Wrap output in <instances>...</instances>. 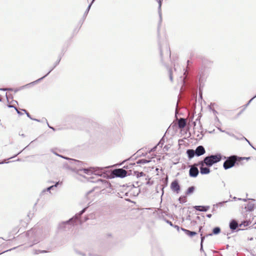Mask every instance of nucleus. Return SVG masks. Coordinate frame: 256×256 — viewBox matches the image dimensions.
Segmentation results:
<instances>
[{
  "label": "nucleus",
  "mask_w": 256,
  "mask_h": 256,
  "mask_svg": "<svg viewBox=\"0 0 256 256\" xmlns=\"http://www.w3.org/2000/svg\"><path fill=\"white\" fill-rule=\"evenodd\" d=\"M48 235L49 233L48 231L37 228H34L28 231L25 234L22 235L20 236L22 237L24 236L26 240L29 242V246H32L48 237Z\"/></svg>",
  "instance_id": "obj_1"
},
{
  "label": "nucleus",
  "mask_w": 256,
  "mask_h": 256,
  "mask_svg": "<svg viewBox=\"0 0 256 256\" xmlns=\"http://www.w3.org/2000/svg\"><path fill=\"white\" fill-rule=\"evenodd\" d=\"M87 207L84 208L78 214H76L73 218H70L68 220L62 222L58 225V228L60 230H66V228H70L72 225L81 224L82 222L80 220V216L85 212Z\"/></svg>",
  "instance_id": "obj_2"
},
{
  "label": "nucleus",
  "mask_w": 256,
  "mask_h": 256,
  "mask_svg": "<svg viewBox=\"0 0 256 256\" xmlns=\"http://www.w3.org/2000/svg\"><path fill=\"white\" fill-rule=\"evenodd\" d=\"M250 158V157H239L233 155L226 158V160L224 163L223 166L225 170H228L233 167L235 164H238V162L243 160H248Z\"/></svg>",
  "instance_id": "obj_3"
},
{
  "label": "nucleus",
  "mask_w": 256,
  "mask_h": 256,
  "mask_svg": "<svg viewBox=\"0 0 256 256\" xmlns=\"http://www.w3.org/2000/svg\"><path fill=\"white\" fill-rule=\"evenodd\" d=\"M221 154H218L216 155H210L206 156L203 161L200 162V164L204 166L205 164L208 166H211L214 164L219 162L222 160Z\"/></svg>",
  "instance_id": "obj_4"
},
{
  "label": "nucleus",
  "mask_w": 256,
  "mask_h": 256,
  "mask_svg": "<svg viewBox=\"0 0 256 256\" xmlns=\"http://www.w3.org/2000/svg\"><path fill=\"white\" fill-rule=\"evenodd\" d=\"M77 172H83L86 174H90L94 173V174L102 176L103 173V169L100 168H79L76 170Z\"/></svg>",
  "instance_id": "obj_5"
},
{
  "label": "nucleus",
  "mask_w": 256,
  "mask_h": 256,
  "mask_svg": "<svg viewBox=\"0 0 256 256\" xmlns=\"http://www.w3.org/2000/svg\"><path fill=\"white\" fill-rule=\"evenodd\" d=\"M112 174L116 177L124 178L126 176L127 172L124 169L118 168L114 170Z\"/></svg>",
  "instance_id": "obj_6"
},
{
  "label": "nucleus",
  "mask_w": 256,
  "mask_h": 256,
  "mask_svg": "<svg viewBox=\"0 0 256 256\" xmlns=\"http://www.w3.org/2000/svg\"><path fill=\"white\" fill-rule=\"evenodd\" d=\"M170 188L172 191L176 192L177 194L180 192V186L176 180L172 182L170 184Z\"/></svg>",
  "instance_id": "obj_7"
},
{
  "label": "nucleus",
  "mask_w": 256,
  "mask_h": 256,
  "mask_svg": "<svg viewBox=\"0 0 256 256\" xmlns=\"http://www.w3.org/2000/svg\"><path fill=\"white\" fill-rule=\"evenodd\" d=\"M198 174V168L194 166H192L190 167L189 174L190 176L192 178H195L197 176Z\"/></svg>",
  "instance_id": "obj_8"
},
{
  "label": "nucleus",
  "mask_w": 256,
  "mask_h": 256,
  "mask_svg": "<svg viewBox=\"0 0 256 256\" xmlns=\"http://www.w3.org/2000/svg\"><path fill=\"white\" fill-rule=\"evenodd\" d=\"M205 152V149L202 146H198L195 150L196 155L198 156L204 154Z\"/></svg>",
  "instance_id": "obj_9"
},
{
  "label": "nucleus",
  "mask_w": 256,
  "mask_h": 256,
  "mask_svg": "<svg viewBox=\"0 0 256 256\" xmlns=\"http://www.w3.org/2000/svg\"><path fill=\"white\" fill-rule=\"evenodd\" d=\"M194 208L196 210L198 211L206 212L210 208V206H196Z\"/></svg>",
  "instance_id": "obj_10"
},
{
  "label": "nucleus",
  "mask_w": 256,
  "mask_h": 256,
  "mask_svg": "<svg viewBox=\"0 0 256 256\" xmlns=\"http://www.w3.org/2000/svg\"><path fill=\"white\" fill-rule=\"evenodd\" d=\"M186 125V120L184 118H180L178 121V126L179 128H182Z\"/></svg>",
  "instance_id": "obj_11"
},
{
  "label": "nucleus",
  "mask_w": 256,
  "mask_h": 256,
  "mask_svg": "<svg viewBox=\"0 0 256 256\" xmlns=\"http://www.w3.org/2000/svg\"><path fill=\"white\" fill-rule=\"evenodd\" d=\"M238 227V224L235 220H232L230 224V228L234 230H236V228Z\"/></svg>",
  "instance_id": "obj_12"
},
{
  "label": "nucleus",
  "mask_w": 256,
  "mask_h": 256,
  "mask_svg": "<svg viewBox=\"0 0 256 256\" xmlns=\"http://www.w3.org/2000/svg\"><path fill=\"white\" fill-rule=\"evenodd\" d=\"M200 172L202 174H206L210 173V170L209 168H204V166L201 165V166L200 167Z\"/></svg>",
  "instance_id": "obj_13"
},
{
  "label": "nucleus",
  "mask_w": 256,
  "mask_h": 256,
  "mask_svg": "<svg viewBox=\"0 0 256 256\" xmlns=\"http://www.w3.org/2000/svg\"><path fill=\"white\" fill-rule=\"evenodd\" d=\"M181 230L184 232L186 234H187L188 236H190V237H192L193 236H195L196 234V232H191L189 230H186V229H184V228H181Z\"/></svg>",
  "instance_id": "obj_14"
},
{
  "label": "nucleus",
  "mask_w": 256,
  "mask_h": 256,
  "mask_svg": "<svg viewBox=\"0 0 256 256\" xmlns=\"http://www.w3.org/2000/svg\"><path fill=\"white\" fill-rule=\"evenodd\" d=\"M254 204L252 202H250L247 204V206L245 207L246 208L248 211H252L254 210Z\"/></svg>",
  "instance_id": "obj_15"
},
{
  "label": "nucleus",
  "mask_w": 256,
  "mask_h": 256,
  "mask_svg": "<svg viewBox=\"0 0 256 256\" xmlns=\"http://www.w3.org/2000/svg\"><path fill=\"white\" fill-rule=\"evenodd\" d=\"M66 158V159L70 160V163L74 165L79 166L82 164V162H80L79 160H76L74 159H70V158Z\"/></svg>",
  "instance_id": "obj_16"
},
{
  "label": "nucleus",
  "mask_w": 256,
  "mask_h": 256,
  "mask_svg": "<svg viewBox=\"0 0 256 256\" xmlns=\"http://www.w3.org/2000/svg\"><path fill=\"white\" fill-rule=\"evenodd\" d=\"M186 154H187L188 157L190 159L192 158L194 156V154H196L195 151L193 150H190V149L187 150Z\"/></svg>",
  "instance_id": "obj_17"
},
{
  "label": "nucleus",
  "mask_w": 256,
  "mask_h": 256,
  "mask_svg": "<svg viewBox=\"0 0 256 256\" xmlns=\"http://www.w3.org/2000/svg\"><path fill=\"white\" fill-rule=\"evenodd\" d=\"M194 190L195 188L194 186H190L188 188V190L186 192V195H190L194 192Z\"/></svg>",
  "instance_id": "obj_18"
},
{
  "label": "nucleus",
  "mask_w": 256,
  "mask_h": 256,
  "mask_svg": "<svg viewBox=\"0 0 256 256\" xmlns=\"http://www.w3.org/2000/svg\"><path fill=\"white\" fill-rule=\"evenodd\" d=\"M220 229L218 227H216L213 229L212 234H210L208 236H212V234H217L220 232Z\"/></svg>",
  "instance_id": "obj_19"
},
{
  "label": "nucleus",
  "mask_w": 256,
  "mask_h": 256,
  "mask_svg": "<svg viewBox=\"0 0 256 256\" xmlns=\"http://www.w3.org/2000/svg\"><path fill=\"white\" fill-rule=\"evenodd\" d=\"M158 3V13L160 18H162V13H161V6H162V0H156Z\"/></svg>",
  "instance_id": "obj_20"
},
{
  "label": "nucleus",
  "mask_w": 256,
  "mask_h": 256,
  "mask_svg": "<svg viewBox=\"0 0 256 256\" xmlns=\"http://www.w3.org/2000/svg\"><path fill=\"white\" fill-rule=\"evenodd\" d=\"M54 68H52L49 72H48L46 74L45 76H42V78L37 80H36L34 81V82H33L31 83H30V84H36V82H40V80H42L44 78H45L46 76L51 71L53 70Z\"/></svg>",
  "instance_id": "obj_21"
},
{
  "label": "nucleus",
  "mask_w": 256,
  "mask_h": 256,
  "mask_svg": "<svg viewBox=\"0 0 256 256\" xmlns=\"http://www.w3.org/2000/svg\"><path fill=\"white\" fill-rule=\"evenodd\" d=\"M150 162V160H146L145 159H142V160H138L137 162V163L138 164H146L149 162Z\"/></svg>",
  "instance_id": "obj_22"
},
{
  "label": "nucleus",
  "mask_w": 256,
  "mask_h": 256,
  "mask_svg": "<svg viewBox=\"0 0 256 256\" xmlns=\"http://www.w3.org/2000/svg\"><path fill=\"white\" fill-rule=\"evenodd\" d=\"M178 200H179L181 204L185 203L186 202V197L185 196H180L178 199Z\"/></svg>",
  "instance_id": "obj_23"
},
{
  "label": "nucleus",
  "mask_w": 256,
  "mask_h": 256,
  "mask_svg": "<svg viewBox=\"0 0 256 256\" xmlns=\"http://www.w3.org/2000/svg\"><path fill=\"white\" fill-rule=\"evenodd\" d=\"M227 201L218 202L214 204V206H216L217 208H218V206H222L224 205V204Z\"/></svg>",
  "instance_id": "obj_24"
},
{
  "label": "nucleus",
  "mask_w": 256,
  "mask_h": 256,
  "mask_svg": "<svg viewBox=\"0 0 256 256\" xmlns=\"http://www.w3.org/2000/svg\"><path fill=\"white\" fill-rule=\"evenodd\" d=\"M47 252L46 250H34V254H38L40 253H44L46 252Z\"/></svg>",
  "instance_id": "obj_25"
},
{
  "label": "nucleus",
  "mask_w": 256,
  "mask_h": 256,
  "mask_svg": "<svg viewBox=\"0 0 256 256\" xmlns=\"http://www.w3.org/2000/svg\"><path fill=\"white\" fill-rule=\"evenodd\" d=\"M135 174H136V176L138 178L140 177V176H142L144 175V173L143 172H136Z\"/></svg>",
  "instance_id": "obj_26"
},
{
  "label": "nucleus",
  "mask_w": 256,
  "mask_h": 256,
  "mask_svg": "<svg viewBox=\"0 0 256 256\" xmlns=\"http://www.w3.org/2000/svg\"><path fill=\"white\" fill-rule=\"evenodd\" d=\"M58 184V182H56L54 185H53L52 186H50L46 188L47 191L50 190L51 189H52L54 187H56L57 186Z\"/></svg>",
  "instance_id": "obj_27"
},
{
  "label": "nucleus",
  "mask_w": 256,
  "mask_h": 256,
  "mask_svg": "<svg viewBox=\"0 0 256 256\" xmlns=\"http://www.w3.org/2000/svg\"><path fill=\"white\" fill-rule=\"evenodd\" d=\"M204 239V236H202V234H201V242H200V250H202V242Z\"/></svg>",
  "instance_id": "obj_28"
},
{
  "label": "nucleus",
  "mask_w": 256,
  "mask_h": 256,
  "mask_svg": "<svg viewBox=\"0 0 256 256\" xmlns=\"http://www.w3.org/2000/svg\"><path fill=\"white\" fill-rule=\"evenodd\" d=\"M22 110L26 114V116L28 117L30 119L32 120L33 119V118H32L30 116V114L28 112H27V111L25 110Z\"/></svg>",
  "instance_id": "obj_29"
},
{
  "label": "nucleus",
  "mask_w": 256,
  "mask_h": 256,
  "mask_svg": "<svg viewBox=\"0 0 256 256\" xmlns=\"http://www.w3.org/2000/svg\"><path fill=\"white\" fill-rule=\"evenodd\" d=\"M164 140H163V138H162V139L160 140V142H158V146H160L162 147V145L164 144Z\"/></svg>",
  "instance_id": "obj_30"
},
{
  "label": "nucleus",
  "mask_w": 256,
  "mask_h": 256,
  "mask_svg": "<svg viewBox=\"0 0 256 256\" xmlns=\"http://www.w3.org/2000/svg\"><path fill=\"white\" fill-rule=\"evenodd\" d=\"M169 76L170 80L172 82V70H169Z\"/></svg>",
  "instance_id": "obj_31"
},
{
  "label": "nucleus",
  "mask_w": 256,
  "mask_h": 256,
  "mask_svg": "<svg viewBox=\"0 0 256 256\" xmlns=\"http://www.w3.org/2000/svg\"><path fill=\"white\" fill-rule=\"evenodd\" d=\"M92 6V4H90L88 7L86 12H85V14H87L88 13V11L90 10V6Z\"/></svg>",
  "instance_id": "obj_32"
},
{
  "label": "nucleus",
  "mask_w": 256,
  "mask_h": 256,
  "mask_svg": "<svg viewBox=\"0 0 256 256\" xmlns=\"http://www.w3.org/2000/svg\"><path fill=\"white\" fill-rule=\"evenodd\" d=\"M165 221L166 223L168 224L170 226H174V224L170 221L168 220H166Z\"/></svg>",
  "instance_id": "obj_33"
},
{
  "label": "nucleus",
  "mask_w": 256,
  "mask_h": 256,
  "mask_svg": "<svg viewBox=\"0 0 256 256\" xmlns=\"http://www.w3.org/2000/svg\"><path fill=\"white\" fill-rule=\"evenodd\" d=\"M0 90H2V91L12 90V88H0Z\"/></svg>",
  "instance_id": "obj_34"
},
{
  "label": "nucleus",
  "mask_w": 256,
  "mask_h": 256,
  "mask_svg": "<svg viewBox=\"0 0 256 256\" xmlns=\"http://www.w3.org/2000/svg\"><path fill=\"white\" fill-rule=\"evenodd\" d=\"M166 50L167 53L168 54L170 52V48L166 44Z\"/></svg>",
  "instance_id": "obj_35"
},
{
  "label": "nucleus",
  "mask_w": 256,
  "mask_h": 256,
  "mask_svg": "<svg viewBox=\"0 0 256 256\" xmlns=\"http://www.w3.org/2000/svg\"><path fill=\"white\" fill-rule=\"evenodd\" d=\"M256 97V95L255 96H254L252 98H251V99L248 101V103L246 104V106H247L248 105V104H250V102L252 101V100L253 99H254Z\"/></svg>",
  "instance_id": "obj_36"
},
{
  "label": "nucleus",
  "mask_w": 256,
  "mask_h": 256,
  "mask_svg": "<svg viewBox=\"0 0 256 256\" xmlns=\"http://www.w3.org/2000/svg\"><path fill=\"white\" fill-rule=\"evenodd\" d=\"M216 208H218L216 207V206H214V204L213 208H212V212H214L216 211Z\"/></svg>",
  "instance_id": "obj_37"
},
{
  "label": "nucleus",
  "mask_w": 256,
  "mask_h": 256,
  "mask_svg": "<svg viewBox=\"0 0 256 256\" xmlns=\"http://www.w3.org/2000/svg\"><path fill=\"white\" fill-rule=\"evenodd\" d=\"M174 228H176L178 231L180 230V227L177 225H174L173 226Z\"/></svg>",
  "instance_id": "obj_38"
},
{
  "label": "nucleus",
  "mask_w": 256,
  "mask_h": 256,
  "mask_svg": "<svg viewBox=\"0 0 256 256\" xmlns=\"http://www.w3.org/2000/svg\"><path fill=\"white\" fill-rule=\"evenodd\" d=\"M44 120H46V123H47V124H48V127H49L50 128H52V129L53 130H54V128L51 127V126H49L48 123V121H47V120H46V119H44Z\"/></svg>",
  "instance_id": "obj_39"
},
{
  "label": "nucleus",
  "mask_w": 256,
  "mask_h": 256,
  "mask_svg": "<svg viewBox=\"0 0 256 256\" xmlns=\"http://www.w3.org/2000/svg\"><path fill=\"white\" fill-rule=\"evenodd\" d=\"M14 108L16 109V110L17 112H18V114H21V113L20 112V111H19V110H18L16 108V107H14Z\"/></svg>",
  "instance_id": "obj_40"
},
{
  "label": "nucleus",
  "mask_w": 256,
  "mask_h": 256,
  "mask_svg": "<svg viewBox=\"0 0 256 256\" xmlns=\"http://www.w3.org/2000/svg\"><path fill=\"white\" fill-rule=\"evenodd\" d=\"M92 191H90L88 192L86 196H88L89 195H90L92 193Z\"/></svg>",
  "instance_id": "obj_41"
},
{
  "label": "nucleus",
  "mask_w": 256,
  "mask_h": 256,
  "mask_svg": "<svg viewBox=\"0 0 256 256\" xmlns=\"http://www.w3.org/2000/svg\"><path fill=\"white\" fill-rule=\"evenodd\" d=\"M212 214H208L206 215V216H207L208 218H210L212 217Z\"/></svg>",
  "instance_id": "obj_42"
},
{
  "label": "nucleus",
  "mask_w": 256,
  "mask_h": 256,
  "mask_svg": "<svg viewBox=\"0 0 256 256\" xmlns=\"http://www.w3.org/2000/svg\"><path fill=\"white\" fill-rule=\"evenodd\" d=\"M160 55L162 56V48L160 47Z\"/></svg>",
  "instance_id": "obj_43"
},
{
  "label": "nucleus",
  "mask_w": 256,
  "mask_h": 256,
  "mask_svg": "<svg viewBox=\"0 0 256 256\" xmlns=\"http://www.w3.org/2000/svg\"><path fill=\"white\" fill-rule=\"evenodd\" d=\"M32 120H35V121H37V122H40V120H38V119H36V118H33Z\"/></svg>",
  "instance_id": "obj_44"
},
{
  "label": "nucleus",
  "mask_w": 256,
  "mask_h": 256,
  "mask_svg": "<svg viewBox=\"0 0 256 256\" xmlns=\"http://www.w3.org/2000/svg\"><path fill=\"white\" fill-rule=\"evenodd\" d=\"M244 138V139H245V140H246L248 142V144H249L252 146V145H251V144H250V142H249V141H248V140L246 138Z\"/></svg>",
  "instance_id": "obj_45"
},
{
  "label": "nucleus",
  "mask_w": 256,
  "mask_h": 256,
  "mask_svg": "<svg viewBox=\"0 0 256 256\" xmlns=\"http://www.w3.org/2000/svg\"><path fill=\"white\" fill-rule=\"evenodd\" d=\"M218 130H220L222 132H224V131L222 130L220 128H218Z\"/></svg>",
  "instance_id": "obj_46"
},
{
  "label": "nucleus",
  "mask_w": 256,
  "mask_h": 256,
  "mask_svg": "<svg viewBox=\"0 0 256 256\" xmlns=\"http://www.w3.org/2000/svg\"><path fill=\"white\" fill-rule=\"evenodd\" d=\"M156 146L155 147H154V148H153V149H152V150H154L156 149Z\"/></svg>",
  "instance_id": "obj_47"
},
{
  "label": "nucleus",
  "mask_w": 256,
  "mask_h": 256,
  "mask_svg": "<svg viewBox=\"0 0 256 256\" xmlns=\"http://www.w3.org/2000/svg\"><path fill=\"white\" fill-rule=\"evenodd\" d=\"M162 195H163L164 194V188H162Z\"/></svg>",
  "instance_id": "obj_48"
},
{
  "label": "nucleus",
  "mask_w": 256,
  "mask_h": 256,
  "mask_svg": "<svg viewBox=\"0 0 256 256\" xmlns=\"http://www.w3.org/2000/svg\"><path fill=\"white\" fill-rule=\"evenodd\" d=\"M193 124H194V126H196V122H194Z\"/></svg>",
  "instance_id": "obj_49"
},
{
  "label": "nucleus",
  "mask_w": 256,
  "mask_h": 256,
  "mask_svg": "<svg viewBox=\"0 0 256 256\" xmlns=\"http://www.w3.org/2000/svg\"><path fill=\"white\" fill-rule=\"evenodd\" d=\"M202 228V226H200V230H199V231H200V230H201Z\"/></svg>",
  "instance_id": "obj_50"
},
{
  "label": "nucleus",
  "mask_w": 256,
  "mask_h": 256,
  "mask_svg": "<svg viewBox=\"0 0 256 256\" xmlns=\"http://www.w3.org/2000/svg\"><path fill=\"white\" fill-rule=\"evenodd\" d=\"M4 162H0V164H4Z\"/></svg>",
  "instance_id": "obj_51"
},
{
  "label": "nucleus",
  "mask_w": 256,
  "mask_h": 256,
  "mask_svg": "<svg viewBox=\"0 0 256 256\" xmlns=\"http://www.w3.org/2000/svg\"><path fill=\"white\" fill-rule=\"evenodd\" d=\"M8 107H10V108H12V107H14V106H8Z\"/></svg>",
  "instance_id": "obj_52"
},
{
  "label": "nucleus",
  "mask_w": 256,
  "mask_h": 256,
  "mask_svg": "<svg viewBox=\"0 0 256 256\" xmlns=\"http://www.w3.org/2000/svg\"><path fill=\"white\" fill-rule=\"evenodd\" d=\"M20 152H18V154H16L15 156H17V155H18V154H20Z\"/></svg>",
  "instance_id": "obj_53"
},
{
  "label": "nucleus",
  "mask_w": 256,
  "mask_h": 256,
  "mask_svg": "<svg viewBox=\"0 0 256 256\" xmlns=\"http://www.w3.org/2000/svg\"><path fill=\"white\" fill-rule=\"evenodd\" d=\"M242 200L246 201V199H243Z\"/></svg>",
  "instance_id": "obj_54"
},
{
  "label": "nucleus",
  "mask_w": 256,
  "mask_h": 256,
  "mask_svg": "<svg viewBox=\"0 0 256 256\" xmlns=\"http://www.w3.org/2000/svg\"><path fill=\"white\" fill-rule=\"evenodd\" d=\"M94 1V0H92V3H91L92 4V3H93Z\"/></svg>",
  "instance_id": "obj_55"
},
{
  "label": "nucleus",
  "mask_w": 256,
  "mask_h": 256,
  "mask_svg": "<svg viewBox=\"0 0 256 256\" xmlns=\"http://www.w3.org/2000/svg\"><path fill=\"white\" fill-rule=\"evenodd\" d=\"M94 1V0H92V3H91L92 4V3H93Z\"/></svg>",
  "instance_id": "obj_56"
},
{
  "label": "nucleus",
  "mask_w": 256,
  "mask_h": 256,
  "mask_svg": "<svg viewBox=\"0 0 256 256\" xmlns=\"http://www.w3.org/2000/svg\"><path fill=\"white\" fill-rule=\"evenodd\" d=\"M94 1V0H92V3H91L92 4V3H93Z\"/></svg>",
  "instance_id": "obj_57"
},
{
  "label": "nucleus",
  "mask_w": 256,
  "mask_h": 256,
  "mask_svg": "<svg viewBox=\"0 0 256 256\" xmlns=\"http://www.w3.org/2000/svg\"><path fill=\"white\" fill-rule=\"evenodd\" d=\"M182 80V82H184V78H183V79Z\"/></svg>",
  "instance_id": "obj_58"
},
{
  "label": "nucleus",
  "mask_w": 256,
  "mask_h": 256,
  "mask_svg": "<svg viewBox=\"0 0 256 256\" xmlns=\"http://www.w3.org/2000/svg\"><path fill=\"white\" fill-rule=\"evenodd\" d=\"M12 249H10L9 250H11ZM6 252H7V250H6Z\"/></svg>",
  "instance_id": "obj_59"
},
{
  "label": "nucleus",
  "mask_w": 256,
  "mask_h": 256,
  "mask_svg": "<svg viewBox=\"0 0 256 256\" xmlns=\"http://www.w3.org/2000/svg\"><path fill=\"white\" fill-rule=\"evenodd\" d=\"M4 252H1V254L4 253Z\"/></svg>",
  "instance_id": "obj_60"
},
{
  "label": "nucleus",
  "mask_w": 256,
  "mask_h": 256,
  "mask_svg": "<svg viewBox=\"0 0 256 256\" xmlns=\"http://www.w3.org/2000/svg\"><path fill=\"white\" fill-rule=\"evenodd\" d=\"M4 252H1V254L4 253Z\"/></svg>",
  "instance_id": "obj_61"
},
{
  "label": "nucleus",
  "mask_w": 256,
  "mask_h": 256,
  "mask_svg": "<svg viewBox=\"0 0 256 256\" xmlns=\"http://www.w3.org/2000/svg\"><path fill=\"white\" fill-rule=\"evenodd\" d=\"M0 101H1V99L0 98Z\"/></svg>",
  "instance_id": "obj_62"
}]
</instances>
